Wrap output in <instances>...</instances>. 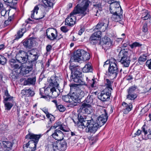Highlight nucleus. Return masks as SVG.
<instances>
[{"instance_id": "obj_60", "label": "nucleus", "mask_w": 151, "mask_h": 151, "mask_svg": "<svg viewBox=\"0 0 151 151\" xmlns=\"http://www.w3.org/2000/svg\"><path fill=\"white\" fill-rule=\"evenodd\" d=\"M52 46L50 45H47L46 47V50L47 52H50V50L52 49Z\"/></svg>"}, {"instance_id": "obj_3", "label": "nucleus", "mask_w": 151, "mask_h": 151, "mask_svg": "<svg viewBox=\"0 0 151 151\" xmlns=\"http://www.w3.org/2000/svg\"><path fill=\"white\" fill-rule=\"evenodd\" d=\"M71 73V81H74L75 83H78L81 85H85L87 86V84L81 78V73L79 70L78 66H70L69 67Z\"/></svg>"}, {"instance_id": "obj_2", "label": "nucleus", "mask_w": 151, "mask_h": 151, "mask_svg": "<svg viewBox=\"0 0 151 151\" xmlns=\"http://www.w3.org/2000/svg\"><path fill=\"white\" fill-rule=\"evenodd\" d=\"M103 114L99 116L96 121L91 118L93 121L92 125V134H94L98 129L103 125L107 121L108 116L106 110L104 109L102 111Z\"/></svg>"}, {"instance_id": "obj_13", "label": "nucleus", "mask_w": 151, "mask_h": 151, "mask_svg": "<svg viewBox=\"0 0 151 151\" xmlns=\"http://www.w3.org/2000/svg\"><path fill=\"white\" fill-rule=\"evenodd\" d=\"M81 85L79 84H73L70 86V89L76 92V93L78 95L80 99H82L85 95L84 92L81 89Z\"/></svg>"}, {"instance_id": "obj_11", "label": "nucleus", "mask_w": 151, "mask_h": 151, "mask_svg": "<svg viewBox=\"0 0 151 151\" xmlns=\"http://www.w3.org/2000/svg\"><path fill=\"white\" fill-rule=\"evenodd\" d=\"M9 63L13 71L18 74H21L23 66L22 63L19 64H16L15 60L13 59L10 60Z\"/></svg>"}, {"instance_id": "obj_1", "label": "nucleus", "mask_w": 151, "mask_h": 151, "mask_svg": "<svg viewBox=\"0 0 151 151\" xmlns=\"http://www.w3.org/2000/svg\"><path fill=\"white\" fill-rule=\"evenodd\" d=\"M78 121L76 122L73 120L75 124H77L78 127L82 126V128L87 127L86 129V131L88 133L92 134V124L93 121L91 118L89 120L87 119V118L84 116H82L79 114L78 115Z\"/></svg>"}, {"instance_id": "obj_39", "label": "nucleus", "mask_w": 151, "mask_h": 151, "mask_svg": "<svg viewBox=\"0 0 151 151\" xmlns=\"http://www.w3.org/2000/svg\"><path fill=\"white\" fill-rule=\"evenodd\" d=\"M148 55L147 54H143L141 55L138 59V62L140 64L143 62H145L147 60Z\"/></svg>"}, {"instance_id": "obj_57", "label": "nucleus", "mask_w": 151, "mask_h": 151, "mask_svg": "<svg viewBox=\"0 0 151 151\" xmlns=\"http://www.w3.org/2000/svg\"><path fill=\"white\" fill-rule=\"evenodd\" d=\"M148 29L147 28V24L145 23L144 24L142 27V31L144 32H146L147 31Z\"/></svg>"}, {"instance_id": "obj_6", "label": "nucleus", "mask_w": 151, "mask_h": 151, "mask_svg": "<svg viewBox=\"0 0 151 151\" xmlns=\"http://www.w3.org/2000/svg\"><path fill=\"white\" fill-rule=\"evenodd\" d=\"M90 58V54L83 50L78 49L74 53L73 57L70 58V60L73 59L75 62H78L80 60L86 61Z\"/></svg>"}, {"instance_id": "obj_7", "label": "nucleus", "mask_w": 151, "mask_h": 151, "mask_svg": "<svg viewBox=\"0 0 151 151\" xmlns=\"http://www.w3.org/2000/svg\"><path fill=\"white\" fill-rule=\"evenodd\" d=\"M117 63L114 59H111V63L109 65L108 71L109 75L113 76L114 78H115L117 75L118 72V67Z\"/></svg>"}, {"instance_id": "obj_48", "label": "nucleus", "mask_w": 151, "mask_h": 151, "mask_svg": "<svg viewBox=\"0 0 151 151\" xmlns=\"http://www.w3.org/2000/svg\"><path fill=\"white\" fill-rule=\"evenodd\" d=\"M142 45V44L137 42H135L132 43V44L129 45L130 47L132 49L134 48L137 47H140Z\"/></svg>"}, {"instance_id": "obj_52", "label": "nucleus", "mask_w": 151, "mask_h": 151, "mask_svg": "<svg viewBox=\"0 0 151 151\" xmlns=\"http://www.w3.org/2000/svg\"><path fill=\"white\" fill-rule=\"evenodd\" d=\"M93 37H90L89 38V41L93 45L96 44L98 43L99 41L93 40Z\"/></svg>"}, {"instance_id": "obj_45", "label": "nucleus", "mask_w": 151, "mask_h": 151, "mask_svg": "<svg viewBox=\"0 0 151 151\" xmlns=\"http://www.w3.org/2000/svg\"><path fill=\"white\" fill-rule=\"evenodd\" d=\"M62 99L63 101L66 102H69L71 103V102L72 101L70 98V95H68L63 96Z\"/></svg>"}, {"instance_id": "obj_18", "label": "nucleus", "mask_w": 151, "mask_h": 151, "mask_svg": "<svg viewBox=\"0 0 151 151\" xmlns=\"http://www.w3.org/2000/svg\"><path fill=\"white\" fill-rule=\"evenodd\" d=\"M80 109L83 113H86L89 114L92 113L93 111L92 107L90 104H87L85 103H83L81 105Z\"/></svg>"}, {"instance_id": "obj_54", "label": "nucleus", "mask_w": 151, "mask_h": 151, "mask_svg": "<svg viewBox=\"0 0 151 151\" xmlns=\"http://www.w3.org/2000/svg\"><path fill=\"white\" fill-rule=\"evenodd\" d=\"M147 129V127L145 124H144L142 128V131H141L144 132L145 135L147 134L148 133Z\"/></svg>"}, {"instance_id": "obj_8", "label": "nucleus", "mask_w": 151, "mask_h": 151, "mask_svg": "<svg viewBox=\"0 0 151 151\" xmlns=\"http://www.w3.org/2000/svg\"><path fill=\"white\" fill-rule=\"evenodd\" d=\"M52 145L54 151L56 150L63 151L65 150L67 148V143L63 139L58 141L53 142Z\"/></svg>"}, {"instance_id": "obj_59", "label": "nucleus", "mask_w": 151, "mask_h": 151, "mask_svg": "<svg viewBox=\"0 0 151 151\" xmlns=\"http://www.w3.org/2000/svg\"><path fill=\"white\" fill-rule=\"evenodd\" d=\"M7 11L4 8H3L1 11V13L2 16H4L6 14Z\"/></svg>"}, {"instance_id": "obj_21", "label": "nucleus", "mask_w": 151, "mask_h": 151, "mask_svg": "<svg viewBox=\"0 0 151 151\" xmlns=\"http://www.w3.org/2000/svg\"><path fill=\"white\" fill-rule=\"evenodd\" d=\"M109 21L107 19L102 18L96 25L95 29H99L103 27L104 30H106L108 27Z\"/></svg>"}, {"instance_id": "obj_35", "label": "nucleus", "mask_w": 151, "mask_h": 151, "mask_svg": "<svg viewBox=\"0 0 151 151\" xmlns=\"http://www.w3.org/2000/svg\"><path fill=\"white\" fill-rule=\"evenodd\" d=\"M4 95L6 96L5 97L4 96V101H12L13 97L11 96L8 93V91L7 89L4 91Z\"/></svg>"}, {"instance_id": "obj_34", "label": "nucleus", "mask_w": 151, "mask_h": 151, "mask_svg": "<svg viewBox=\"0 0 151 151\" xmlns=\"http://www.w3.org/2000/svg\"><path fill=\"white\" fill-rule=\"evenodd\" d=\"M114 1V0H111L108 1V3L110 4V7H111V6L113 5L114 7L116 8H121L119 2Z\"/></svg>"}, {"instance_id": "obj_56", "label": "nucleus", "mask_w": 151, "mask_h": 151, "mask_svg": "<svg viewBox=\"0 0 151 151\" xmlns=\"http://www.w3.org/2000/svg\"><path fill=\"white\" fill-rule=\"evenodd\" d=\"M61 30L64 32L65 33L68 32L69 29L66 26H63L60 27Z\"/></svg>"}, {"instance_id": "obj_37", "label": "nucleus", "mask_w": 151, "mask_h": 151, "mask_svg": "<svg viewBox=\"0 0 151 151\" xmlns=\"http://www.w3.org/2000/svg\"><path fill=\"white\" fill-rule=\"evenodd\" d=\"M82 70L83 72L84 73L91 72L92 71L93 68L91 66L88 64L85 65Z\"/></svg>"}, {"instance_id": "obj_53", "label": "nucleus", "mask_w": 151, "mask_h": 151, "mask_svg": "<svg viewBox=\"0 0 151 151\" xmlns=\"http://www.w3.org/2000/svg\"><path fill=\"white\" fill-rule=\"evenodd\" d=\"M57 108L59 110L60 112H63L65 109V108L62 105H59L58 106H57Z\"/></svg>"}, {"instance_id": "obj_10", "label": "nucleus", "mask_w": 151, "mask_h": 151, "mask_svg": "<svg viewBox=\"0 0 151 151\" xmlns=\"http://www.w3.org/2000/svg\"><path fill=\"white\" fill-rule=\"evenodd\" d=\"M46 35L47 38L51 40L59 39L58 37V33L55 29L49 28L46 30Z\"/></svg>"}, {"instance_id": "obj_20", "label": "nucleus", "mask_w": 151, "mask_h": 151, "mask_svg": "<svg viewBox=\"0 0 151 151\" xmlns=\"http://www.w3.org/2000/svg\"><path fill=\"white\" fill-rule=\"evenodd\" d=\"M23 147L24 151H34L36 149V145L32 141H29L23 145Z\"/></svg>"}, {"instance_id": "obj_9", "label": "nucleus", "mask_w": 151, "mask_h": 151, "mask_svg": "<svg viewBox=\"0 0 151 151\" xmlns=\"http://www.w3.org/2000/svg\"><path fill=\"white\" fill-rule=\"evenodd\" d=\"M27 52L22 50H20L16 55V58L17 61L23 64H25L27 60Z\"/></svg>"}, {"instance_id": "obj_62", "label": "nucleus", "mask_w": 151, "mask_h": 151, "mask_svg": "<svg viewBox=\"0 0 151 151\" xmlns=\"http://www.w3.org/2000/svg\"><path fill=\"white\" fill-rule=\"evenodd\" d=\"M142 131L138 129L136 132L134 134V137H136V136L139 135L141 133Z\"/></svg>"}, {"instance_id": "obj_33", "label": "nucleus", "mask_w": 151, "mask_h": 151, "mask_svg": "<svg viewBox=\"0 0 151 151\" xmlns=\"http://www.w3.org/2000/svg\"><path fill=\"white\" fill-rule=\"evenodd\" d=\"M36 81V78L35 77L28 78L24 81V85H33L35 84Z\"/></svg>"}, {"instance_id": "obj_24", "label": "nucleus", "mask_w": 151, "mask_h": 151, "mask_svg": "<svg viewBox=\"0 0 151 151\" xmlns=\"http://www.w3.org/2000/svg\"><path fill=\"white\" fill-rule=\"evenodd\" d=\"M34 40L30 38L26 40L23 42V45L27 49H30L33 46Z\"/></svg>"}, {"instance_id": "obj_55", "label": "nucleus", "mask_w": 151, "mask_h": 151, "mask_svg": "<svg viewBox=\"0 0 151 151\" xmlns=\"http://www.w3.org/2000/svg\"><path fill=\"white\" fill-rule=\"evenodd\" d=\"M94 8H95L96 10V13L98 12V10H100L101 8V5L100 4H96L93 5Z\"/></svg>"}, {"instance_id": "obj_26", "label": "nucleus", "mask_w": 151, "mask_h": 151, "mask_svg": "<svg viewBox=\"0 0 151 151\" xmlns=\"http://www.w3.org/2000/svg\"><path fill=\"white\" fill-rule=\"evenodd\" d=\"M122 106L124 107L123 108V113L124 114H127L132 108V105L131 103L129 104L125 102H123L122 104Z\"/></svg>"}, {"instance_id": "obj_29", "label": "nucleus", "mask_w": 151, "mask_h": 151, "mask_svg": "<svg viewBox=\"0 0 151 151\" xmlns=\"http://www.w3.org/2000/svg\"><path fill=\"white\" fill-rule=\"evenodd\" d=\"M39 9V8L38 6H36L34 7V9L32 11V13L31 15V17L33 19L36 20H39L42 18L44 17V15L41 18H37L36 16V15H37L38 13V11Z\"/></svg>"}, {"instance_id": "obj_41", "label": "nucleus", "mask_w": 151, "mask_h": 151, "mask_svg": "<svg viewBox=\"0 0 151 151\" xmlns=\"http://www.w3.org/2000/svg\"><path fill=\"white\" fill-rule=\"evenodd\" d=\"M106 85L107 88H108L109 90H111V91L113 90L112 88L111 84L113 83V82L110 81L108 79H106Z\"/></svg>"}, {"instance_id": "obj_16", "label": "nucleus", "mask_w": 151, "mask_h": 151, "mask_svg": "<svg viewBox=\"0 0 151 151\" xmlns=\"http://www.w3.org/2000/svg\"><path fill=\"white\" fill-rule=\"evenodd\" d=\"M27 62L31 63L36 61L38 59V56L37 53H35L33 50L28 51L27 52Z\"/></svg>"}, {"instance_id": "obj_23", "label": "nucleus", "mask_w": 151, "mask_h": 151, "mask_svg": "<svg viewBox=\"0 0 151 151\" xmlns=\"http://www.w3.org/2000/svg\"><path fill=\"white\" fill-rule=\"evenodd\" d=\"M52 136L56 140L58 141L63 139L64 137L63 133L60 130L56 129L54 133L52 135Z\"/></svg>"}, {"instance_id": "obj_22", "label": "nucleus", "mask_w": 151, "mask_h": 151, "mask_svg": "<svg viewBox=\"0 0 151 151\" xmlns=\"http://www.w3.org/2000/svg\"><path fill=\"white\" fill-rule=\"evenodd\" d=\"M102 47L105 50L109 49L112 45L111 40L107 37L102 38Z\"/></svg>"}, {"instance_id": "obj_28", "label": "nucleus", "mask_w": 151, "mask_h": 151, "mask_svg": "<svg viewBox=\"0 0 151 151\" xmlns=\"http://www.w3.org/2000/svg\"><path fill=\"white\" fill-rule=\"evenodd\" d=\"M70 98L71 99V100L72 101L71 102V103L74 104V106H75L77 105V104L80 100V99L78 95L76 93V92L75 91L73 93L70 95Z\"/></svg>"}, {"instance_id": "obj_46", "label": "nucleus", "mask_w": 151, "mask_h": 151, "mask_svg": "<svg viewBox=\"0 0 151 151\" xmlns=\"http://www.w3.org/2000/svg\"><path fill=\"white\" fill-rule=\"evenodd\" d=\"M14 17L13 15L9 17L7 20L5 21L4 25L6 26L11 23L12 21L14 19Z\"/></svg>"}, {"instance_id": "obj_63", "label": "nucleus", "mask_w": 151, "mask_h": 151, "mask_svg": "<svg viewBox=\"0 0 151 151\" xmlns=\"http://www.w3.org/2000/svg\"><path fill=\"white\" fill-rule=\"evenodd\" d=\"M150 15L148 13L147 14V15H145L144 17V18H143L142 19L144 20H147L148 19H150Z\"/></svg>"}, {"instance_id": "obj_61", "label": "nucleus", "mask_w": 151, "mask_h": 151, "mask_svg": "<svg viewBox=\"0 0 151 151\" xmlns=\"http://www.w3.org/2000/svg\"><path fill=\"white\" fill-rule=\"evenodd\" d=\"M51 97L48 95L47 96H44L43 98L45 99L47 101H49L51 98Z\"/></svg>"}, {"instance_id": "obj_64", "label": "nucleus", "mask_w": 151, "mask_h": 151, "mask_svg": "<svg viewBox=\"0 0 151 151\" xmlns=\"http://www.w3.org/2000/svg\"><path fill=\"white\" fill-rule=\"evenodd\" d=\"M6 47L3 44L0 45V51L4 50Z\"/></svg>"}, {"instance_id": "obj_38", "label": "nucleus", "mask_w": 151, "mask_h": 151, "mask_svg": "<svg viewBox=\"0 0 151 151\" xmlns=\"http://www.w3.org/2000/svg\"><path fill=\"white\" fill-rule=\"evenodd\" d=\"M26 29L24 28L18 31L17 33V35L15 37L16 39H18L21 38L23 35V34L26 32Z\"/></svg>"}, {"instance_id": "obj_50", "label": "nucleus", "mask_w": 151, "mask_h": 151, "mask_svg": "<svg viewBox=\"0 0 151 151\" xmlns=\"http://www.w3.org/2000/svg\"><path fill=\"white\" fill-rule=\"evenodd\" d=\"M60 128L61 130L65 132H68L69 131V129L67 127L63 124H62L60 125Z\"/></svg>"}, {"instance_id": "obj_42", "label": "nucleus", "mask_w": 151, "mask_h": 151, "mask_svg": "<svg viewBox=\"0 0 151 151\" xmlns=\"http://www.w3.org/2000/svg\"><path fill=\"white\" fill-rule=\"evenodd\" d=\"M7 101H3L4 103V106L5 107V109L7 110H9L12 107L13 105L11 103L7 102Z\"/></svg>"}, {"instance_id": "obj_40", "label": "nucleus", "mask_w": 151, "mask_h": 151, "mask_svg": "<svg viewBox=\"0 0 151 151\" xmlns=\"http://www.w3.org/2000/svg\"><path fill=\"white\" fill-rule=\"evenodd\" d=\"M83 102V103H86L87 104L91 105L93 102V96L88 95Z\"/></svg>"}, {"instance_id": "obj_4", "label": "nucleus", "mask_w": 151, "mask_h": 151, "mask_svg": "<svg viewBox=\"0 0 151 151\" xmlns=\"http://www.w3.org/2000/svg\"><path fill=\"white\" fill-rule=\"evenodd\" d=\"M117 50L120 51L119 54V57L121 58L120 62L124 67H129L130 62L129 54L132 53L131 51L127 49L122 50L120 47H118Z\"/></svg>"}, {"instance_id": "obj_12", "label": "nucleus", "mask_w": 151, "mask_h": 151, "mask_svg": "<svg viewBox=\"0 0 151 151\" xmlns=\"http://www.w3.org/2000/svg\"><path fill=\"white\" fill-rule=\"evenodd\" d=\"M111 94V90L108 88H106L103 91H102L98 98L102 101H108L110 99V96Z\"/></svg>"}, {"instance_id": "obj_36", "label": "nucleus", "mask_w": 151, "mask_h": 151, "mask_svg": "<svg viewBox=\"0 0 151 151\" xmlns=\"http://www.w3.org/2000/svg\"><path fill=\"white\" fill-rule=\"evenodd\" d=\"M113 5L111 6V7H110L109 10L110 13L111 14H114V13H119V12L121 11H123L121 8H116L113 7Z\"/></svg>"}, {"instance_id": "obj_32", "label": "nucleus", "mask_w": 151, "mask_h": 151, "mask_svg": "<svg viewBox=\"0 0 151 151\" xmlns=\"http://www.w3.org/2000/svg\"><path fill=\"white\" fill-rule=\"evenodd\" d=\"M58 87H52L50 88V93H51L52 96L53 98H56L58 97L60 94V91L59 89L57 90Z\"/></svg>"}, {"instance_id": "obj_51", "label": "nucleus", "mask_w": 151, "mask_h": 151, "mask_svg": "<svg viewBox=\"0 0 151 151\" xmlns=\"http://www.w3.org/2000/svg\"><path fill=\"white\" fill-rule=\"evenodd\" d=\"M101 32L99 31L94 32L92 35H93V36H94L95 37H96L97 38L99 39L101 38Z\"/></svg>"}, {"instance_id": "obj_5", "label": "nucleus", "mask_w": 151, "mask_h": 151, "mask_svg": "<svg viewBox=\"0 0 151 151\" xmlns=\"http://www.w3.org/2000/svg\"><path fill=\"white\" fill-rule=\"evenodd\" d=\"M90 3L89 0H83L81 4L77 5L73 10V12L76 14H80L82 16H85L89 12L88 8Z\"/></svg>"}, {"instance_id": "obj_49", "label": "nucleus", "mask_w": 151, "mask_h": 151, "mask_svg": "<svg viewBox=\"0 0 151 151\" xmlns=\"http://www.w3.org/2000/svg\"><path fill=\"white\" fill-rule=\"evenodd\" d=\"M6 59L3 56L0 55V64L4 65L6 63Z\"/></svg>"}, {"instance_id": "obj_43", "label": "nucleus", "mask_w": 151, "mask_h": 151, "mask_svg": "<svg viewBox=\"0 0 151 151\" xmlns=\"http://www.w3.org/2000/svg\"><path fill=\"white\" fill-rule=\"evenodd\" d=\"M54 0H42V1L45 5L51 7L53 6V2Z\"/></svg>"}, {"instance_id": "obj_19", "label": "nucleus", "mask_w": 151, "mask_h": 151, "mask_svg": "<svg viewBox=\"0 0 151 151\" xmlns=\"http://www.w3.org/2000/svg\"><path fill=\"white\" fill-rule=\"evenodd\" d=\"M41 134H34L30 133L25 137L26 139H30L36 145L39 141V139L41 137Z\"/></svg>"}, {"instance_id": "obj_27", "label": "nucleus", "mask_w": 151, "mask_h": 151, "mask_svg": "<svg viewBox=\"0 0 151 151\" xmlns=\"http://www.w3.org/2000/svg\"><path fill=\"white\" fill-rule=\"evenodd\" d=\"M2 149L4 151H9L12 148L13 144L9 141H3L2 142Z\"/></svg>"}, {"instance_id": "obj_47", "label": "nucleus", "mask_w": 151, "mask_h": 151, "mask_svg": "<svg viewBox=\"0 0 151 151\" xmlns=\"http://www.w3.org/2000/svg\"><path fill=\"white\" fill-rule=\"evenodd\" d=\"M136 88L137 87L136 86H132L129 87L127 90L128 93L136 94L134 93V92Z\"/></svg>"}, {"instance_id": "obj_15", "label": "nucleus", "mask_w": 151, "mask_h": 151, "mask_svg": "<svg viewBox=\"0 0 151 151\" xmlns=\"http://www.w3.org/2000/svg\"><path fill=\"white\" fill-rule=\"evenodd\" d=\"M21 75L24 76L28 74L32 70V64L31 63L26 62L22 65Z\"/></svg>"}, {"instance_id": "obj_30", "label": "nucleus", "mask_w": 151, "mask_h": 151, "mask_svg": "<svg viewBox=\"0 0 151 151\" xmlns=\"http://www.w3.org/2000/svg\"><path fill=\"white\" fill-rule=\"evenodd\" d=\"M50 88L48 87L45 89L43 88L40 89V94L41 96V98H43L44 96H47L50 94Z\"/></svg>"}, {"instance_id": "obj_31", "label": "nucleus", "mask_w": 151, "mask_h": 151, "mask_svg": "<svg viewBox=\"0 0 151 151\" xmlns=\"http://www.w3.org/2000/svg\"><path fill=\"white\" fill-rule=\"evenodd\" d=\"M22 93L23 95H25L27 96H32L34 95L35 93L34 91L29 88L22 90Z\"/></svg>"}, {"instance_id": "obj_44", "label": "nucleus", "mask_w": 151, "mask_h": 151, "mask_svg": "<svg viewBox=\"0 0 151 151\" xmlns=\"http://www.w3.org/2000/svg\"><path fill=\"white\" fill-rule=\"evenodd\" d=\"M137 97V94L128 93L127 96V99L131 100H134Z\"/></svg>"}, {"instance_id": "obj_17", "label": "nucleus", "mask_w": 151, "mask_h": 151, "mask_svg": "<svg viewBox=\"0 0 151 151\" xmlns=\"http://www.w3.org/2000/svg\"><path fill=\"white\" fill-rule=\"evenodd\" d=\"M60 78L55 75L51 77L49 80V87L50 88L52 87H58L59 86Z\"/></svg>"}, {"instance_id": "obj_25", "label": "nucleus", "mask_w": 151, "mask_h": 151, "mask_svg": "<svg viewBox=\"0 0 151 151\" xmlns=\"http://www.w3.org/2000/svg\"><path fill=\"white\" fill-rule=\"evenodd\" d=\"M123 11H121L119 13H114L112 14L111 19L113 21L115 22L120 21L123 18Z\"/></svg>"}, {"instance_id": "obj_58", "label": "nucleus", "mask_w": 151, "mask_h": 151, "mask_svg": "<svg viewBox=\"0 0 151 151\" xmlns=\"http://www.w3.org/2000/svg\"><path fill=\"white\" fill-rule=\"evenodd\" d=\"M146 64L148 68L151 69V60H147L146 63Z\"/></svg>"}, {"instance_id": "obj_14", "label": "nucleus", "mask_w": 151, "mask_h": 151, "mask_svg": "<svg viewBox=\"0 0 151 151\" xmlns=\"http://www.w3.org/2000/svg\"><path fill=\"white\" fill-rule=\"evenodd\" d=\"M76 14L73 12V11L71 12L65 19V24L69 26H72L76 23Z\"/></svg>"}]
</instances>
